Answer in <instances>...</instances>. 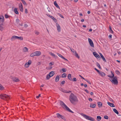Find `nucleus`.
I'll return each mask as SVG.
<instances>
[{"label": "nucleus", "instance_id": "f257e3e1", "mask_svg": "<svg viewBox=\"0 0 121 121\" xmlns=\"http://www.w3.org/2000/svg\"><path fill=\"white\" fill-rule=\"evenodd\" d=\"M69 100L72 104H74V102L77 101L78 100L77 97L73 93H71L69 97Z\"/></svg>", "mask_w": 121, "mask_h": 121}, {"label": "nucleus", "instance_id": "f03ea898", "mask_svg": "<svg viewBox=\"0 0 121 121\" xmlns=\"http://www.w3.org/2000/svg\"><path fill=\"white\" fill-rule=\"evenodd\" d=\"M60 105L64 109H65L68 111L73 113V112L70 110V109L65 105V104L62 101H60Z\"/></svg>", "mask_w": 121, "mask_h": 121}, {"label": "nucleus", "instance_id": "7ed1b4c3", "mask_svg": "<svg viewBox=\"0 0 121 121\" xmlns=\"http://www.w3.org/2000/svg\"><path fill=\"white\" fill-rule=\"evenodd\" d=\"M0 98L2 99L8 100L10 99L9 96L6 94H1L0 95Z\"/></svg>", "mask_w": 121, "mask_h": 121}, {"label": "nucleus", "instance_id": "20e7f679", "mask_svg": "<svg viewBox=\"0 0 121 121\" xmlns=\"http://www.w3.org/2000/svg\"><path fill=\"white\" fill-rule=\"evenodd\" d=\"M81 115L87 120L92 121H94L95 120V119L94 118L89 116H87L82 113H81Z\"/></svg>", "mask_w": 121, "mask_h": 121}, {"label": "nucleus", "instance_id": "39448f33", "mask_svg": "<svg viewBox=\"0 0 121 121\" xmlns=\"http://www.w3.org/2000/svg\"><path fill=\"white\" fill-rule=\"evenodd\" d=\"M59 89L60 91L62 92L65 93H69L71 92V91H67L61 87Z\"/></svg>", "mask_w": 121, "mask_h": 121}, {"label": "nucleus", "instance_id": "423d86ee", "mask_svg": "<svg viewBox=\"0 0 121 121\" xmlns=\"http://www.w3.org/2000/svg\"><path fill=\"white\" fill-rule=\"evenodd\" d=\"M10 78L13 81L15 82H18L19 81V80L18 78L15 77L11 76L10 77Z\"/></svg>", "mask_w": 121, "mask_h": 121}, {"label": "nucleus", "instance_id": "0eeeda50", "mask_svg": "<svg viewBox=\"0 0 121 121\" xmlns=\"http://www.w3.org/2000/svg\"><path fill=\"white\" fill-rule=\"evenodd\" d=\"M31 63V60H29L28 62L26 63L24 65V66L26 68L28 67L30 65Z\"/></svg>", "mask_w": 121, "mask_h": 121}, {"label": "nucleus", "instance_id": "6e6552de", "mask_svg": "<svg viewBox=\"0 0 121 121\" xmlns=\"http://www.w3.org/2000/svg\"><path fill=\"white\" fill-rule=\"evenodd\" d=\"M110 80L112 83L114 84H117L118 83L117 79H115V78H113L112 79H110Z\"/></svg>", "mask_w": 121, "mask_h": 121}, {"label": "nucleus", "instance_id": "1a4fd4ad", "mask_svg": "<svg viewBox=\"0 0 121 121\" xmlns=\"http://www.w3.org/2000/svg\"><path fill=\"white\" fill-rule=\"evenodd\" d=\"M56 115L58 118L60 119L61 118L64 120H65V118L64 117L61 115L59 113H57L56 114Z\"/></svg>", "mask_w": 121, "mask_h": 121}, {"label": "nucleus", "instance_id": "9d476101", "mask_svg": "<svg viewBox=\"0 0 121 121\" xmlns=\"http://www.w3.org/2000/svg\"><path fill=\"white\" fill-rule=\"evenodd\" d=\"M19 10L21 12H23V10L22 4L21 3H20L19 4Z\"/></svg>", "mask_w": 121, "mask_h": 121}, {"label": "nucleus", "instance_id": "9b49d317", "mask_svg": "<svg viewBox=\"0 0 121 121\" xmlns=\"http://www.w3.org/2000/svg\"><path fill=\"white\" fill-rule=\"evenodd\" d=\"M98 73L102 77H104L105 75V73L101 71H99Z\"/></svg>", "mask_w": 121, "mask_h": 121}, {"label": "nucleus", "instance_id": "f8f14e48", "mask_svg": "<svg viewBox=\"0 0 121 121\" xmlns=\"http://www.w3.org/2000/svg\"><path fill=\"white\" fill-rule=\"evenodd\" d=\"M93 54L94 56H95L97 59H98V58L100 57V56L96 52H93Z\"/></svg>", "mask_w": 121, "mask_h": 121}, {"label": "nucleus", "instance_id": "ddd939ff", "mask_svg": "<svg viewBox=\"0 0 121 121\" xmlns=\"http://www.w3.org/2000/svg\"><path fill=\"white\" fill-rule=\"evenodd\" d=\"M34 52L35 56H40L41 54V52L40 51H36Z\"/></svg>", "mask_w": 121, "mask_h": 121}, {"label": "nucleus", "instance_id": "4468645a", "mask_svg": "<svg viewBox=\"0 0 121 121\" xmlns=\"http://www.w3.org/2000/svg\"><path fill=\"white\" fill-rule=\"evenodd\" d=\"M4 21V17L2 16H0V22L2 23Z\"/></svg>", "mask_w": 121, "mask_h": 121}, {"label": "nucleus", "instance_id": "2eb2a0df", "mask_svg": "<svg viewBox=\"0 0 121 121\" xmlns=\"http://www.w3.org/2000/svg\"><path fill=\"white\" fill-rule=\"evenodd\" d=\"M111 72L112 74V76H110V75H108V77L111 78H115V79H117V78L115 76L114 77V75L112 71H111Z\"/></svg>", "mask_w": 121, "mask_h": 121}, {"label": "nucleus", "instance_id": "dca6fc26", "mask_svg": "<svg viewBox=\"0 0 121 121\" xmlns=\"http://www.w3.org/2000/svg\"><path fill=\"white\" fill-rule=\"evenodd\" d=\"M47 16L49 17H50V18H51L52 19L53 21L55 22H56L57 20L55 18H54L52 16H51L50 15H49L48 14L47 15Z\"/></svg>", "mask_w": 121, "mask_h": 121}, {"label": "nucleus", "instance_id": "f3484780", "mask_svg": "<svg viewBox=\"0 0 121 121\" xmlns=\"http://www.w3.org/2000/svg\"><path fill=\"white\" fill-rule=\"evenodd\" d=\"M57 54L60 57H61V58L63 59H64L65 60H68L67 59H66L65 58V57L63 56H62L59 53H57Z\"/></svg>", "mask_w": 121, "mask_h": 121}, {"label": "nucleus", "instance_id": "a211bd4d", "mask_svg": "<svg viewBox=\"0 0 121 121\" xmlns=\"http://www.w3.org/2000/svg\"><path fill=\"white\" fill-rule=\"evenodd\" d=\"M107 104L110 107H115L114 104H113L109 102H108Z\"/></svg>", "mask_w": 121, "mask_h": 121}, {"label": "nucleus", "instance_id": "6ab92c4d", "mask_svg": "<svg viewBox=\"0 0 121 121\" xmlns=\"http://www.w3.org/2000/svg\"><path fill=\"white\" fill-rule=\"evenodd\" d=\"M23 51L24 52H28V49L26 47H24L23 49Z\"/></svg>", "mask_w": 121, "mask_h": 121}, {"label": "nucleus", "instance_id": "aec40b11", "mask_svg": "<svg viewBox=\"0 0 121 121\" xmlns=\"http://www.w3.org/2000/svg\"><path fill=\"white\" fill-rule=\"evenodd\" d=\"M99 55H100V56L101 58H102L103 60L104 61H105L106 62V60L105 58H104V56L102 55V53H100Z\"/></svg>", "mask_w": 121, "mask_h": 121}, {"label": "nucleus", "instance_id": "412c9836", "mask_svg": "<svg viewBox=\"0 0 121 121\" xmlns=\"http://www.w3.org/2000/svg\"><path fill=\"white\" fill-rule=\"evenodd\" d=\"M16 39H17V36H14L12 37L11 40L12 41H13Z\"/></svg>", "mask_w": 121, "mask_h": 121}, {"label": "nucleus", "instance_id": "4be33fe9", "mask_svg": "<svg viewBox=\"0 0 121 121\" xmlns=\"http://www.w3.org/2000/svg\"><path fill=\"white\" fill-rule=\"evenodd\" d=\"M67 77L68 79L70 80V81L72 80V79L71 78V75L70 74H68Z\"/></svg>", "mask_w": 121, "mask_h": 121}, {"label": "nucleus", "instance_id": "5701e85b", "mask_svg": "<svg viewBox=\"0 0 121 121\" xmlns=\"http://www.w3.org/2000/svg\"><path fill=\"white\" fill-rule=\"evenodd\" d=\"M3 26V25L2 24L0 25V30L1 31H2L4 29Z\"/></svg>", "mask_w": 121, "mask_h": 121}, {"label": "nucleus", "instance_id": "b1692460", "mask_svg": "<svg viewBox=\"0 0 121 121\" xmlns=\"http://www.w3.org/2000/svg\"><path fill=\"white\" fill-rule=\"evenodd\" d=\"M57 29L58 31L59 32L60 30V28L59 24H57L56 25Z\"/></svg>", "mask_w": 121, "mask_h": 121}, {"label": "nucleus", "instance_id": "393cba45", "mask_svg": "<svg viewBox=\"0 0 121 121\" xmlns=\"http://www.w3.org/2000/svg\"><path fill=\"white\" fill-rule=\"evenodd\" d=\"M59 76H57L56 78H55V82H57L59 80Z\"/></svg>", "mask_w": 121, "mask_h": 121}, {"label": "nucleus", "instance_id": "a878e982", "mask_svg": "<svg viewBox=\"0 0 121 121\" xmlns=\"http://www.w3.org/2000/svg\"><path fill=\"white\" fill-rule=\"evenodd\" d=\"M96 104H91L90 105V107L91 108H94L96 106Z\"/></svg>", "mask_w": 121, "mask_h": 121}, {"label": "nucleus", "instance_id": "bb28decb", "mask_svg": "<svg viewBox=\"0 0 121 121\" xmlns=\"http://www.w3.org/2000/svg\"><path fill=\"white\" fill-rule=\"evenodd\" d=\"M52 77L53 76L54 74V71H52L50 72L49 74Z\"/></svg>", "mask_w": 121, "mask_h": 121}, {"label": "nucleus", "instance_id": "cd10ccee", "mask_svg": "<svg viewBox=\"0 0 121 121\" xmlns=\"http://www.w3.org/2000/svg\"><path fill=\"white\" fill-rule=\"evenodd\" d=\"M97 104L99 107L100 108L102 107V104L101 102H98L97 103Z\"/></svg>", "mask_w": 121, "mask_h": 121}, {"label": "nucleus", "instance_id": "c85d7f7f", "mask_svg": "<svg viewBox=\"0 0 121 121\" xmlns=\"http://www.w3.org/2000/svg\"><path fill=\"white\" fill-rule=\"evenodd\" d=\"M101 117L100 116H97V120L98 121H100L101 119Z\"/></svg>", "mask_w": 121, "mask_h": 121}, {"label": "nucleus", "instance_id": "c756f323", "mask_svg": "<svg viewBox=\"0 0 121 121\" xmlns=\"http://www.w3.org/2000/svg\"><path fill=\"white\" fill-rule=\"evenodd\" d=\"M14 13L17 14H19V13L17 10V9L16 8H15L14 10Z\"/></svg>", "mask_w": 121, "mask_h": 121}, {"label": "nucleus", "instance_id": "7c9ffc66", "mask_svg": "<svg viewBox=\"0 0 121 121\" xmlns=\"http://www.w3.org/2000/svg\"><path fill=\"white\" fill-rule=\"evenodd\" d=\"M49 54L53 57H56V55L54 54L52 52H49Z\"/></svg>", "mask_w": 121, "mask_h": 121}, {"label": "nucleus", "instance_id": "2f4dec72", "mask_svg": "<svg viewBox=\"0 0 121 121\" xmlns=\"http://www.w3.org/2000/svg\"><path fill=\"white\" fill-rule=\"evenodd\" d=\"M54 5L57 8L60 9V7L57 4L56 1H55L54 2Z\"/></svg>", "mask_w": 121, "mask_h": 121}, {"label": "nucleus", "instance_id": "473e14b6", "mask_svg": "<svg viewBox=\"0 0 121 121\" xmlns=\"http://www.w3.org/2000/svg\"><path fill=\"white\" fill-rule=\"evenodd\" d=\"M67 71L66 69L65 68H62L60 70V71L61 72V71H62L63 72H66Z\"/></svg>", "mask_w": 121, "mask_h": 121}, {"label": "nucleus", "instance_id": "72a5a7b5", "mask_svg": "<svg viewBox=\"0 0 121 121\" xmlns=\"http://www.w3.org/2000/svg\"><path fill=\"white\" fill-rule=\"evenodd\" d=\"M113 111L116 114H118V112L117 111L115 108H114L113 109Z\"/></svg>", "mask_w": 121, "mask_h": 121}, {"label": "nucleus", "instance_id": "f704fd0d", "mask_svg": "<svg viewBox=\"0 0 121 121\" xmlns=\"http://www.w3.org/2000/svg\"><path fill=\"white\" fill-rule=\"evenodd\" d=\"M17 39H20L21 40H22L23 39V38L22 37H19L17 36Z\"/></svg>", "mask_w": 121, "mask_h": 121}, {"label": "nucleus", "instance_id": "c9c22d12", "mask_svg": "<svg viewBox=\"0 0 121 121\" xmlns=\"http://www.w3.org/2000/svg\"><path fill=\"white\" fill-rule=\"evenodd\" d=\"M109 31L111 33H113V31H112V28H111V27L110 26H109Z\"/></svg>", "mask_w": 121, "mask_h": 121}, {"label": "nucleus", "instance_id": "e433bc0d", "mask_svg": "<svg viewBox=\"0 0 121 121\" xmlns=\"http://www.w3.org/2000/svg\"><path fill=\"white\" fill-rule=\"evenodd\" d=\"M67 74L65 73H64L62 74V77L63 78L66 77V76Z\"/></svg>", "mask_w": 121, "mask_h": 121}, {"label": "nucleus", "instance_id": "4c0bfd02", "mask_svg": "<svg viewBox=\"0 0 121 121\" xmlns=\"http://www.w3.org/2000/svg\"><path fill=\"white\" fill-rule=\"evenodd\" d=\"M4 87L1 85L0 84V90H3L4 89Z\"/></svg>", "mask_w": 121, "mask_h": 121}, {"label": "nucleus", "instance_id": "58836bf2", "mask_svg": "<svg viewBox=\"0 0 121 121\" xmlns=\"http://www.w3.org/2000/svg\"><path fill=\"white\" fill-rule=\"evenodd\" d=\"M49 74H47L46 76V78L47 79H49L51 77Z\"/></svg>", "mask_w": 121, "mask_h": 121}, {"label": "nucleus", "instance_id": "ea45409f", "mask_svg": "<svg viewBox=\"0 0 121 121\" xmlns=\"http://www.w3.org/2000/svg\"><path fill=\"white\" fill-rule=\"evenodd\" d=\"M75 56L77 57L78 58H80V57L78 56V54L76 53V51H75Z\"/></svg>", "mask_w": 121, "mask_h": 121}, {"label": "nucleus", "instance_id": "a19ab883", "mask_svg": "<svg viewBox=\"0 0 121 121\" xmlns=\"http://www.w3.org/2000/svg\"><path fill=\"white\" fill-rule=\"evenodd\" d=\"M115 72L118 75H119L120 74V72L118 70H116Z\"/></svg>", "mask_w": 121, "mask_h": 121}, {"label": "nucleus", "instance_id": "79ce46f5", "mask_svg": "<svg viewBox=\"0 0 121 121\" xmlns=\"http://www.w3.org/2000/svg\"><path fill=\"white\" fill-rule=\"evenodd\" d=\"M90 46L92 47H94V44H93V42H91V43H90Z\"/></svg>", "mask_w": 121, "mask_h": 121}, {"label": "nucleus", "instance_id": "37998d69", "mask_svg": "<svg viewBox=\"0 0 121 121\" xmlns=\"http://www.w3.org/2000/svg\"><path fill=\"white\" fill-rule=\"evenodd\" d=\"M90 46L92 47H94V44H93V42H91V43H90Z\"/></svg>", "mask_w": 121, "mask_h": 121}, {"label": "nucleus", "instance_id": "c03bdc74", "mask_svg": "<svg viewBox=\"0 0 121 121\" xmlns=\"http://www.w3.org/2000/svg\"><path fill=\"white\" fill-rule=\"evenodd\" d=\"M30 56L31 57H33L34 56H35V54H34V52L30 54Z\"/></svg>", "mask_w": 121, "mask_h": 121}, {"label": "nucleus", "instance_id": "a18cd8bd", "mask_svg": "<svg viewBox=\"0 0 121 121\" xmlns=\"http://www.w3.org/2000/svg\"><path fill=\"white\" fill-rule=\"evenodd\" d=\"M22 3L24 5L26 4V3L25 2V1L24 0H21Z\"/></svg>", "mask_w": 121, "mask_h": 121}, {"label": "nucleus", "instance_id": "49530a36", "mask_svg": "<svg viewBox=\"0 0 121 121\" xmlns=\"http://www.w3.org/2000/svg\"><path fill=\"white\" fill-rule=\"evenodd\" d=\"M97 65L99 67V69H100L101 68V67H100V65L99 64V63H97Z\"/></svg>", "mask_w": 121, "mask_h": 121}, {"label": "nucleus", "instance_id": "de8ad7c7", "mask_svg": "<svg viewBox=\"0 0 121 121\" xmlns=\"http://www.w3.org/2000/svg\"><path fill=\"white\" fill-rule=\"evenodd\" d=\"M88 41L89 42V43H91V42H93L92 41V40L91 39H90V38H88Z\"/></svg>", "mask_w": 121, "mask_h": 121}, {"label": "nucleus", "instance_id": "09e8293b", "mask_svg": "<svg viewBox=\"0 0 121 121\" xmlns=\"http://www.w3.org/2000/svg\"><path fill=\"white\" fill-rule=\"evenodd\" d=\"M104 118L106 119H108V117L107 116L105 115L104 116Z\"/></svg>", "mask_w": 121, "mask_h": 121}, {"label": "nucleus", "instance_id": "8fccbe9b", "mask_svg": "<svg viewBox=\"0 0 121 121\" xmlns=\"http://www.w3.org/2000/svg\"><path fill=\"white\" fill-rule=\"evenodd\" d=\"M77 80V79L75 78H73L72 79V80L73 81H76Z\"/></svg>", "mask_w": 121, "mask_h": 121}, {"label": "nucleus", "instance_id": "3c124183", "mask_svg": "<svg viewBox=\"0 0 121 121\" xmlns=\"http://www.w3.org/2000/svg\"><path fill=\"white\" fill-rule=\"evenodd\" d=\"M58 15H59L61 17H62V18H64L60 14V13H58Z\"/></svg>", "mask_w": 121, "mask_h": 121}, {"label": "nucleus", "instance_id": "603ef678", "mask_svg": "<svg viewBox=\"0 0 121 121\" xmlns=\"http://www.w3.org/2000/svg\"><path fill=\"white\" fill-rule=\"evenodd\" d=\"M85 80L89 84H91V82L90 81L87 80L85 79Z\"/></svg>", "mask_w": 121, "mask_h": 121}, {"label": "nucleus", "instance_id": "864d4df0", "mask_svg": "<svg viewBox=\"0 0 121 121\" xmlns=\"http://www.w3.org/2000/svg\"><path fill=\"white\" fill-rule=\"evenodd\" d=\"M16 21L17 23H18L19 22V20L17 18L16 19Z\"/></svg>", "mask_w": 121, "mask_h": 121}, {"label": "nucleus", "instance_id": "5fc2aeb1", "mask_svg": "<svg viewBox=\"0 0 121 121\" xmlns=\"http://www.w3.org/2000/svg\"><path fill=\"white\" fill-rule=\"evenodd\" d=\"M65 81L63 80L61 82V83L63 85L65 83Z\"/></svg>", "mask_w": 121, "mask_h": 121}, {"label": "nucleus", "instance_id": "6e6d98bb", "mask_svg": "<svg viewBox=\"0 0 121 121\" xmlns=\"http://www.w3.org/2000/svg\"><path fill=\"white\" fill-rule=\"evenodd\" d=\"M35 33L37 35H39V32L37 31H35Z\"/></svg>", "mask_w": 121, "mask_h": 121}, {"label": "nucleus", "instance_id": "4d7b16f0", "mask_svg": "<svg viewBox=\"0 0 121 121\" xmlns=\"http://www.w3.org/2000/svg\"><path fill=\"white\" fill-rule=\"evenodd\" d=\"M24 27L25 28H26L28 26L27 24H25L24 25Z\"/></svg>", "mask_w": 121, "mask_h": 121}, {"label": "nucleus", "instance_id": "13d9d810", "mask_svg": "<svg viewBox=\"0 0 121 121\" xmlns=\"http://www.w3.org/2000/svg\"><path fill=\"white\" fill-rule=\"evenodd\" d=\"M9 16L8 15L6 14H5V18H8L9 17Z\"/></svg>", "mask_w": 121, "mask_h": 121}, {"label": "nucleus", "instance_id": "bf43d9fd", "mask_svg": "<svg viewBox=\"0 0 121 121\" xmlns=\"http://www.w3.org/2000/svg\"><path fill=\"white\" fill-rule=\"evenodd\" d=\"M25 13L27 14L28 13V11L27 9H25Z\"/></svg>", "mask_w": 121, "mask_h": 121}, {"label": "nucleus", "instance_id": "052dcab7", "mask_svg": "<svg viewBox=\"0 0 121 121\" xmlns=\"http://www.w3.org/2000/svg\"><path fill=\"white\" fill-rule=\"evenodd\" d=\"M54 64V63L50 62L49 64V65H52Z\"/></svg>", "mask_w": 121, "mask_h": 121}, {"label": "nucleus", "instance_id": "680f3d73", "mask_svg": "<svg viewBox=\"0 0 121 121\" xmlns=\"http://www.w3.org/2000/svg\"><path fill=\"white\" fill-rule=\"evenodd\" d=\"M40 96H41V94H39L38 96H36V98L37 99L39 98V97Z\"/></svg>", "mask_w": 121, "mask_h": 121}, {"label": "nucleus", "instance_id": "e2e57ef3", "mask_svg": "<svg viewBox=\"0 0 121 121\" xmlns=\"http://www.w3.org/2000/svg\"><path fill=\"white\" fill-rule=\"evenodd\" d=\"M95 69L97 71L98 73H99L100 71L98 70V69H97L96 68H95Z\"/></svg>", "mask_w": 121, "mask_h": 121}, {"label": "nucleus", "instance_id": "0e129e2a", "mask_svg": "<svg viewBox=\"0 0 121 121\" xmlns=\"http://www.w3.org/2000/svg\"><path fill=\"white\" fill-rule=\"evenodd\" d=\"M79 76L81 77V78H82L84 80H85V79L82 76H81L80 75H79Z\"/></svg>", "mask_w": 121, "mask_h": 121}, {"label": "nucleus", "instance_id": "69168bd1", "mask_svg": "<svg viewBox=\"0 0 121 121\" xmlns=\"http://www.w3.org/2000/svg\"><path fill=\"white\" fill-rule=\"evenodd\" d=\"M112 35H110L109 36V37L110 38H112Z\"/></svg>", "mask_w": 121, "mask_h": 121}, {"label": "nucleus", "instance_id": "338daca9", "mask_svg": "<svg viewBox=\"0 0 121 121\" xmlns=\"http://www.w3.org/2000/svg\"><path fill=\"white\" fill-rule=\"evenodd\" d=\"M71 51L72 52H73V53H74V52H75V51H74V50L73 49H71Z\"/></svg>", "mask_w": 121, "mask_h": 121}, {"label": "nucleus", "instance_id": "774afa93", "mask_svg": "<svg viewBox=\"0 0 121 121\" xmlns=\"http://www.w3.org/2000/svg\"><path fill=\"white\" fill-rule=\"evenodd\" d=\"M89 100L90 101H92V99L91 98L89 99Z\"/></svg>", "mask_w": 121, "mask_h": 121}]
</instances>
